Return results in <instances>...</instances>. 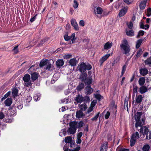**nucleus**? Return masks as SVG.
<instances>
[{
	"label": "nucleus",
	"mask_w": 151,
	"mask_h": 151,
	"mask_svg": "<svg viewBox=\"0 0 151 151\" xmlns=\"http://www.w3.org/2000/svg\"><path fill=\"white\" fill-rule=\"evenodd\" d=\"M144 31L143 30H140L138 32L137 37H139L140 36H142L144 35Z\"/></svg>",
	"instance_id": "obj_55"
},
{
	"label": "nucleus",
	"mask_w": 151,
	"mask_h": 151,
	"mask_svg": "<svg viewBox=\"0 0 151 151\" xmlns=\"http://www.w3.org/2000/svg\"><path fill=\"white\" fill-rule=\"evenodd\" d=\"M127 25L128 26V27L131 29L132 28V27H133V24L132 22H130L129 23H127Z\"/></svg>",
	"instance_id": "obj_61"
},
{
	"label": "nucleus",
	"mask_w": 151,
	"mask_h": 151,
	"mask_svg": "<svg viewBox=\"0 0 151 151\" xmlns=\"http://www.w3.org/2000/svg\"><path fill=\"white\" fill-rule=\"evenodd\" d=\"M83 116V113L81 111H79L77 112L76 116L78 118H81Z\"/></svg>",
	"instance_id": "obj_32"
},
{
	"label": "nucleus",
	"mask_w": 151,
	"mask_h": 151,
	"mask_svg": "<svg viewBox=\"0 0 151 151\" xmlns=\"http://www.w3.org/2000/svg\"><path fill=\"white\" fill-rule=\"evenodd\" d=\"M147 1H144L141 2L139 5V7L141 9H144L146 6Z\"/></svg>",
	"instance_id": "obj_20"
},
{
	"label": "nucleus",
	"mask_w": 151,
	"mask_h": 151,
	"mask_svg": "<svg viewBox=\"0 0 151 151\" xmlns=\"http://www.w3.org/2000/svg\"><path fill=\"white\" fill-rule=\"evenodd\" d=\"M72 138L71 137L68 136L65 138V142L66 143H68V146L69 144V146L70 147L72 148L74 146V143L72 142Z\"/></svg>",
	"instance_id": "obj_5"
},
{
	"label": "nucleus",
	"mask_w": 151,
	"mask_h": 151,
	"mask_svg": "<svg viewBox=\"0 0 151 151\" xmlns=\"http://www.w3.org/2000/svg\"><path fill=\"white\" fill-rule=\"evenodd\" d=\"M87 106L86 104H83L80 106V108L83 110H85L87 108Z\"/></svg>",
	"instance_id": "obj_48"
},
{
	"label": "nucleus",
	"mask_w": 151,
	"mask_h": 151,
	"mask_svg": "<svg viewBox=\"0 0 151 151\" xmlns=\"http://www.w3.org/2000/svg\"><path fill=\"white\" fill-rule=\"evenodd\" d=\"M77 63V61L75 57L70 59L69 62V65L72 66H76Z\"/></svg>",
	"instance_id": "obj_11"
},
{
	"label": "nucleus",
	"mask_w": 151,
	"mask_h": 151,
	"mask_svg": "<svg viewBox=\"0 0 151 151\" xmlns=\"http://www.w3.org/2000/svg\"><path fill=\"white\" fill-rule=\"evenodd\" d=\"M108 147V143L106 142L101 145L100 151H107Z\"/></svg>",
	"instance_id": "obj_10"
},
{
	"label": "nucleus",
	"mask_w": 151,
	"mask_h": 151,
	"mask_svg": "<svg viewBox=\"0 0 151 151\" xmlns=\"http://www.w3.org/2000/svg\"><path fill=\"white\" fill-rule=\"evenodd\" d=\"M142 123L140 121V120L136 121V123L135 124V127L137 129L138 127H140V128L142 127Z\"/></svg>",
	"instance_id": "obj_39"
},
{
	"label": "nucleus",
	"mask_w": 151,
	"mask_h": 151,
	"mask_svg": "<svg viewBox=\"0 0 151 151\" xmlns=\"http://www.w3.org/2000/svg\"><path fill=\"white\" fill-rule=\"evenodd\" d=\"M48 61L47 60H42L40 64V67H42L45 65L47 64V62Z\"/></svg>",
	"instance_id": "obj_40"
},
{
	"label": "nucleus",
	"mask_w": 151,
	"mask_h": 151,
	"mask_svg": "<svg viewBox=\"0 0 151 151\" xmlns=\"http://www.w3.org/2000/svg\"><path fill=\"white\" fill-rule=\"evenodd\" d=\"M65 129H62L59 133V135L60 136L62 137L63 136H65L66 134Z\"/></svg>",
	"instance_id": "obj_45"
},
{
	"label": "nucleus",
	"mask_w": 151,
	"mask_h": 151,
	"mask_svg": "<svg viewBox=\"0 0 151 151\" xmlns=\"http://www.w3.org/2000/svg\"><path fill=\"white\" fill-rule=\"evenodd\" d=\"M120 46L122 50L124 51V53L125 54H128L130 51V46L128 44L127 40H124L122 41Z\"/></svg>",
	"instance_id": "obj_1"
},
{
	"label": "nucleus",
	"mask_w": 151,
	"mask_h": 151,
	"mask_svg": "<svg viewBox=\"0 0 151 151\" xmlns=\"http://www.w3.org/2000/svg\"><path fill=\"white\" fill-rule=\"evenodd\" d=\"M127 8L124 7L122 9L119 14V15L120 17L124 16L127 12Z\"/></svg>",
	"instance_id": "obj_13"
},
{
	"label": "nucleus",
	"mask_w": 151,
	"mask_h": 151,
	"mask_svg": "<svg viewBox=\"0 0 151 151\" xmlns=\"http://www.w3.org/2000/svg\"><path fill=\"white\" fill-rule=\"evenodd\" d=\"M30 76L28 74H26L24 75L23 78V80L24 82L30 81Z\"/></svg>",
	"instance_id": "obj_27"
},
{
	"label": "nucleus",
	"mask_w": 151,
	"mask_h": 151,
	"mask_svg": "<svg viewBox=\"0 0 151 151\" xmlns=\"http://www.w3.org/2000/svg\"><path fill=\"white\" fill-rule=\"evenodd\" d=\"M32 85V83L30 80L24 82V86L25 87H31Z\"/></svg>",
	"instance_id": "obj_38"
},
{
	"label": "nucleus",
	"mask_w": 151,
	"mask_h": 151,
	"mask_svg": "<svg viewBox=\"0 0 151 151\" xmlns=\"http://www.w3.org/2000/svg\"><path fill=\"white\" fill-rule=\"evenodd\" d=\"M112 45V43L109 42H107L104 45V49L108 50L109 49Z\"/></svg>",
	"instance_id": "obj_19"
},
{
	"label": "nucleus",
	"mask_w": 151,
	"mask_h": 151,
	"mask_svg": "<svg viewBox=\"0 0 151 151\" xmlns=\"http://www.w3.org/2000/svg\"><path fill=\"white\" fill-rule=\"evenodd\" d=\"M87 74L82 73L81 75L80 78L82 81H85L87 78Z\"/></svg>",
	"instance_id": "obj_29"
},
{
	"label": "nucleus",
	"mask_w": 151,
	"mask_h": 151,
	"mask_svg": "<svg viewBox=\"0 0 151 151\" xmlns=\"http://www.w3.org/2000/svg\"><path fill=\"white\" fill-rule=\"evenodd\" d=\"M35 68H34V66L32 65L31 67L28 70V73L29 74L31 73L33 71H34Z\"/></svg>",
	"instance_id": "obj_49"
},
{
	"label": "nucleus",
	"mask_w": 151,
	"mask_h": 151,
	"mask_svg": "<svg viewBox=\"0 0 151 151\" xmlns=\"http://www.w3.org/2000/svg\"><path fill=\"white\" fill-rule=\"evenodd\" d=\"M142 114V113L141 112H137L135 115V119L136 121L139 120L140 119V117Z\"/></svg>",
	"instance_id": "obj_25"
},
{
	"label": "nucleus",
	"mask_w": 151,
	"mask_h": 151,
	"mask_svg": "<svg viewBox=\"0 0 151 151\" xmlns=\"http://www.w3.org/2000/svg\"><path fill=\"white\" fill-rule=\"evenodd\" d=\"M71 22L72 26L73 27L75 30L76 31L78 30V26L76 20L74 19H72L71 20Z\"/></svg>",
	"instance_id": "obj_9"
},
{
	"label": "nucleus",
	"mask_w": 151,
	"mask_h": 151,
	"mask_svg": "<svg viewBox=\"0 0 151 151\" xmlns=\"http://www.w3.org/2000/svg\"><path fill=\"white\" fill-rule=\"evenodd\" d=\"M150 146L148 145H145L142 148L143 151H149Z\"/></svg>",
	"instance_id": "obj_42"
},
{
	"label": "nucleus",
	"mask_w": 151,
	"mask_h": 151,
	"mask_svg": "<svg viewBox=\"0 0 151 151\" xmlns=\"http://www.w3.org/2000/svg\"><path fill=\"white\" fill-rule=\"evenodd\" d=\"M40 93H36L34 96V99L36 101H38L40 99Z\"/></svg>",
	"instance_id": "obj_33"
},
{
	"label": "nucleus",
	"mask_w": 151,
	"mask_h": 151,
	"mask_svg": "<svg viewBox=\"0 0 151 151\" xmlns=\"http://www.w3.org/2000/svg\"><path fill=\"white\" fill-rule=\"evenodd\" d=\"M137 87L134 86L133 89V97H134L135 94L137 95Z\"/></svg>",
	"instance_id": "obj_34"
},
{
	"label": "nucleus",
	"mask_w": 151,
	"mask_h": 151,
	"mask_svg": "<svg viewBox=\"0 0 151 151\" xmlns=\"http://www.w3.org/2000/svg\"><path fill=\"white\" fill-rule=\"evenodd\" d=\"M18 92V90L16 88H14L12 89V94L13 96H17Z\"/></svg>",
	"instance_id": "obj_31"
},
{
	"label": "nucleus",
	"mask_w": 151,
	"mask_h": 151,
	"mask_svg": "<svg viewBox=\"0 0 151 151\" xmlns=\"http://www.w3.org/2000/svg\"><path fill=\"white\" fill-rule=\"evenodd\" d=\"M10 115L11 116H14L16 115V109L15 108H13L9 110Z\"/></svg>",
	"instance_id": "obj_24"
},
{
	"label": "nucleus",
	"mask_w": 151,
	"mask_h": 151,
	"mask_svg": "<svg viewBox=\"0 0 151 151\" xmlns=\"http://www.w3.org/2000/svg\"><path fill=\"white\" fill-rule=\"evenodd\" d=\"M110 115V112L108 111L107 112L106 114H105V118L106 119H108L109 117V116Z\"/></svg>",
	"instance_id": "obj_63"
},
{
	"label": "nucleus",
	"mask_w": 151,
	"mask_h": 151,
	"mask_svg": "<svg viewBox=\"0 0 151 151\" xmlns=\"http://www.w3.org/2000/svg\"><path fill=\"white\" fill-rule=\"evenodd\" d=\"M96 104V100H93L91 102L90 106L93 108L95 106Z\"/></svg>",
	"instance_id": "obj_60"
},
{
	"label": "nucleus",
	"mask_w": 151,
	"mask_h": 151,
	"mask_svg": "<svg viewBox=\"0 0 151 151\" xmlns=\"http://www.w3.org/2000/svg\"><path fill=\"white\" fill-rule=\"evenodd\" d=\"M79 4L78 2L76 0L73 1V6L74 9L77 8Z\"/></svg>",
	"instance_id": "obj_46"
},
{
	"label": "nucleus",
	"mask_w": 151,
	"mask_h": 151,
	"mask_svg": "<svg viewBox=\"0 0 151 151\" xmlns=\"http://www.w3.org/2000/svg\"><path fill=\"white\" fill-rule=\"evenodd\" d=\"M52 65L49 63H47L46 67V69L47 70H50L51 68L52 67Z\"/></svg>",
	"instance_id": "obj_56"
},
{
	"label": "nucleus",
	"mask_w": 151,
	"mask_h": 151,
	"mask_svg": "<svg viewBox=\"0 0 151 151\" xmlns=\"http://www.w3.org/2000/svg\"><path fill=\"white\" fill-rule=\"evenodd\" d=\"M84 87V83H79V85L78 86L77 88V89L78 90L80 91L83 89Z\"/></svg>",
	"instance_id": "obj_36"
},
{
	"label": "nucleus",
	"mask_w": 151,
	"mask_h": 151,
	"mask_svg": "<svg viewBox=\"0 0 151 151\" xmlns=\"http://www.w3.org/2000/svg\"><path fill=\"white\" fill-rule=\"evenodd\" d=\"M124 2H125L127 4H130L132 3L134 1L133 0H123Z\"/></svg>",
	"instance_id": "obj_53"
},
{
	"label": "nucleus",
	"mask_w": 151,
	"mask_h": 151,
	"mask_svg": "<svg viewBox=\"0 0 151 151\" xmlns=\"http://www.w3.org/2000/svg\"><path fill=\"white\" fill-rule=\"evenodd\" d=\"M70 100L69 99H65L62 100V103H68L70 102Z\"/></svg>",
	"instance_id": "obj_59"
},
{
	"label": "nucleus",
	"mask_w": 151,
	"mask_h": 151,
	"mask_svg": "<svg viewBox=\"0 0 151 151\" xmlns=\"http://www.w3.org/2000/svg\"><path fill=\"white\" fill-rule=\"evenodd\" d=\"M77 124L74 122H72L70 123V127L68 130V132L70 134H74L76 130V126Z\"/></svg>",
	"instance_id": "obj_3"
},
{
	"label": "nucleus",
	"mask_w": 151,
	"mask_h": 151,
	"mask_svg": "<svg viewBox=\"0 0 151 151\" xmlns=\"http://www.w3.org/2000/svg\"><path fill=\"white\" fill-rule=\"evenodd\" d=\"M65 40L66 41H68L70 40V36H68V35H65L64 36Z\"/></svg>",
	"instance_id": "obj_62"
},
{
	"label": "nucleus",
	"mask_w": 151,
	"mask_h": 151,
	"mask_svg": "<svg viewBox=\"0 0 151 151\" xmlns=\"http://www.w3.org/2000/svg\"><path fill=\"white\" fill-rule=\"evenodd\" d=\"M93 91L90 86H87L86 88V93L87 94H90Z\"/></svg>",
	"instance_id": "obj_14"
},
{
	"label": "nucleus",
	"mask_w": 151,
	"mask_h": 151,
	"mask_svg": "<svg viewBox=\"0 0 151 151\" xmlns=\"http://www.w3.org/2000/svg\"><path fill=\"white\" fill-rule=\"evenodd\" d=\"M103 12L102 9L100 7H96L94 9L93 13L97 16L101 14Z\"/></svg>",
	"instance_id": "obj_7"
},
{
	"label": "nucleus",
	"mask_w": 151,
	"mask_h": 151,
	"mask_svg": "<svg viewBox=\"0 0 151 151\" xmlns=\"http://www.w3.org/2000/svg\"><path fill=\"white\" fill-rule=\"evenodd\" d=\"M25 99L27 102H29L32 99V97L29 94H28L25 95Z\"/></svg>",
	"instance_id": "obj_28"
},
{
	"label": "nucleus",
	"mask_w": 151,
	"mask_h": 151,
	"mask_svg": "<svg viewBox=\"0 0 151 151\" xmlns=\"http://www.w3.org/2000/svg\"><path fill=\"white\" fill-rule=\"evenodd\" d=\"M72 57V55L71 54H67L65 55L63 57L64 59H66L70 58Z\"/></svg>",
	"instance_id": "obj_58"
},
{
	"label": "nucleus",
	"mask_w": 151,
	"mask_h": 151,
	"mask_svg": "<svg viewBox=\"0 0 151 151\" xmlns=\"http://www.w3.org/2000/svg\"><path fill=\"white\" fill-rule=\"evenodd\" d=\"M142 41V39H139L137 41L136 45V47L137 48H138L139 47Z\"/></svg>",
	"instance_id": "obj_44"
},
{
	"label": "nucleus",
	"mask_w": 151,
	"mask_h": 151,
	"mask_svg": "<svg viewBox=\"0 0 151 151\" xmlns=\"http://www.w3.org/2000/svg\"><path fill=\"white\" fill-rule=\"evenodd\" d=\"M126 33L127 35L129 36H133L134 35V33L132 29H126Z\"/></svg>",
	"instance_id": "obj_23"
},
{
	"label": "nucleus",
	"mask_w": 151,
	"mask_h": 151,
	"mask_svg": "<svg viewBox=\"0 0 151 151\" xmlns=\"http://www.w3.org/2000/svg\"><path fill=\"white\" fill-rule=\"evenodd\" d=\"M92 79L91 77H89L88 78H87L85 81V84H87L88 86H90L92 82Z\"/></svg>",
	"instance_id": "obj_26"
},
{
	"label": "nucleus",
	"mask_w": 151,
	"mask_h": 151,
	"mask_svg": "<svg viewBox=\"0 0 151 151\" xmlns=\"http://www.w3.org/2000/svg\"><path fill=\"white\" fill-rule=\"evenodd\" d=\"M76 34L75 33L72 34V35L70 36V40H71L72 42V43H74L75 42V40L76 39L75 37Z\"/></svg>",
	"instance_id": "obj_37"
},
{
	"label": "nucleus",
	"mask_w": 151,
	"mask_h": 151,
	"mask_svg": "<svg viewBox=\"0 0 151 151\" xmlns=\"http://www.w3.org/2000/svg\"><path fill=\"white\" fill-rule=\"evenodd\" d=\"M148 132V128L146 127H141L140 128V132L144 135L147 134Z\"/></svg>",
	"instance_id": "obj_12"
},
{
	"label": "nucleus",
	"mask_w": 151,
	"mask_h": 151,
	"mask_svg": "<svg viewBox=\"0 0 151 151\" xmlns=\"http://www.w3.org/2000/svg\"><path fill=\"white\" fill-rule=\"evenodd\" d=\"M80 25L82 27H83L85 25V22L83 20H81L79 22Z\"/></svg>",
	"instance_id": "obj_64"
},
{
	"label": "nucleus",
	"mask_w": 151,
	"mask_h": 151,
	"mask_svg": "<svg viewBox=\"0 0 151 151\" xmlns=\"http://www.w3.org/2000/svg\"><path fill=\"white\" fill-rule=\"evenodd\" d=\"M142 52V50L141 49H140L138 50L137 52L136 55V58H138L141 55Z\"/></svg>",
	"instance_id": "obj_43"
},
{
	"label": "nucleus",
	"mask_w": 151,
	"mask_h": 151,
	"mask_svg": "<svg viewBox=\"0 0 151 151\" xmlns=\"http://www.w3.org/2000/svg\"><path fill=\"white\" fill-rule=\"evenodd\" d=\"M60 73L58 72L56 73L53 76L51 82V83H53L57 81L60 77Z\"/></svg>",
	"instance_id": "obj_8"
},
{
	"label": "nucleus",
	"mask_w": 151,
	"mask_h": 151,
	"mask_svg": "<svg viewBox=\"0 0 151 151\" xmlns=\"http://www.w3.org/2000/svg\"><path fill=\"white\" fill-rule=\"evenodd\" d=\"M31 78L33 81H35L36 80L39 76L38 73L34 72L33 73H31Z\"/></svg>",
	"instance_id": "obj_16"
},
{
	"label": "nucleus",
	"mask_w": 151,
	"mask_h": 151,
	"mask_svg": "<svg viewBox=\"0 0 151 151\" xmlns=\"http://www.w3.org/2000/svg\"><path fill=\"white\" fill-rule=\"evenodd\" d=\"M142 95H139L136 96V103L137 104H140L142 100Z\"/></svg>",
	"instance_id": "obj_15"
},
{
	"label": "nucleus",
	"mask_w": 151,
	"mask_h": 151,
	"mask_svg": "<svg viewBox=\"0 0 151 151\" xmlns=\"http://www.w3.org/2000/svg\"><path fill=\"white\" fill-rule=\"evenodd\" d=\"M100 113L98 112L95 116L93 118H92L91 119V120L92 121H96L97 119L98 118L99 115Z\"/></svg>",
	"instance_id": "obj_52"
},
{
	"label": "nucleus",
	"mask_w": 151,
	"mask_h": 151,
	"mask_svg": "<svg viewBox=\"0 0 151 151\" xmlns=\"http://www.w3.org/2000/svg\"><path fill=\"white\" fill-rule=\"evenodd\" d=\"M91 68L92 67L90 65H86L84 63L79 64L78 66V70L82 73L84 72L86 70H90Z\"/></svg>",
	"instance_id": "obj_2"
},
{
	"label": "nucleus",
	"mask_w": 151,
	"mask_h": 151,
	"mask_svg": "<svg viewBox=\"0 0 151 151\" xmlns=\"http://www.w3.org/2000/svg\"><path fill=\"white\" fill-rule=\"evenodd\" d=\"M147 15L148 17H150L151 15V8H149L147 11Z\"/></svg>",
	"instance_id": "obj_57"
},
{
	"label": "nucleus",
	"mask_w": 151,
	"mask_h": 151,
	"mask_svg": "<svg viewBox=\"0 0 151 151\" xmlns=\"http://www.w3.org/2000/svg\"><path fill=\"white\" fill-rule=\"evenodd\" d=\"M148 70L146 68H141L140 70V72L141 75L145 76L148 73Z\"/></svg>",
	"instance_id": "obj_18"
},
{
	"label": "nucleus",
	"mask_w": 151,
	"mask_h": 151,
	"mask_svg": "<svg viewBox=\"0 0 151 151\" xmlns=\"http://www.w3.org/2000/svg\"><path fill=\"white\" fill-rule=\"evenodd\" d=\"M112 53H111L110 54H106L104 56H103L100 60L99 61V63H100V65H102V64L104 63V61H106L107 59L111 55H112Z\"/></svg>",
	"instance_id": "obj_6"
},
{
	"label": "nucleus",
	"mask_w": 151,
	"mask_h": 151,
	"mask_svg": "<svg viewBox=\"0 0 151 151\" xmlns=\"http://www.w3.org/2000/svg\"><path fill=\"white\" fill-rule=\"evenodd\" d=\"M11 92L10 91H9L6 94H5L4 96L1 99V101L2 102L7 97H8L9 96Z\"/></svg>",
	"instance_id": "obj_41"
},
{
	"label": "nucleus",
	"mask_w": 151,
	"mask_h": 151,
	"mask_svg": "<svg viewBox=\"0 0 151 151\" xmlns=\"http://www.w3.org/2000/svg\"><path fill=\"white\" fill-rule=\"evenodd\" d=\"M146 139H151V131H150L147 134Z\"/></svg>",
	"instance_id": "obj_54"
},
{
	"label": "nucleus",
	"mask_w": 151,
	"mask_h": 151,
	"mask_svg": "<svg viewBox=\"0 0 151 151\" xmlns=\"http://www.w3.org/2000/svg\"><path fill=\"white\" fill-rule=\"evenodd\" d=\"M12 102V100L11 98H8L4 101V103L5 106H9L11 104Z\"/></svg>",
	"instance_id": "obj_17"
},
{
	"label": "nucleus",
	"mask_w": 151,
	"mask_h": 151,
	"mask_svg": "<svg viewBox=\"0 0 151 151\" xmlns=\"http://www.w3.org/2000/svg\"><path fill=\"white\" fill-rule=\"evenodd\" d=\"M145 82V79L144 78H141L139 80V83L140 86H142Z\"/></svg>",
	"instance_id": "obj_35"
},
{
	"label": "nucleus",
	"mask_w": 151,
	"mask_h": 151,
	"mask_svg": "<svg viewBox=\"0 0 151 151\" xmlns=\"http://www.w3.org/2000/svg\"><path fill=\"white\" fill-rule=\"evenodd\" d=\"M84 124V123L82 121L79 122L77 124V126L78 128H80L83 126Z\"/></svg>",
	"instance_id": "obj_51"
},
{
	"label": "nucleus",
	"mask_w": 151,
	"mask_h": 151,
	"mask_svg": "<svg viewBox=\"0 0 151 151\" xmlns=\"http://www.w3.org/2000/svg\"><path fill=\"white\" fill-rule=\"evenodd\" d=\"M147 91V88L145 86H143L141 87L140 88V92L142 94L145 93Z\"/></svg>",
	"instance_id": "obj_30"
},
{
	"label": "nucleus",
	"mask_w": 151,
	"mask_h": 151,
	"mask_svg": "<svg viewBox=\"0 0 151 151\" xmlns=\"http://www.w3.org/2000/svg\"><path fill=\"white\" fill-rule=\"evenodd\" d=\"M83 100V98L81 95H78L75 99V100L78 103H81Z\"/></svg>",
	"instance_id": "obj_21"
},
{
	"label": "nucleus",
	"mask_w": 151,
	"mask_h": 151,
	"mask_svg": "<svg viewBox=\"0 0 151 151\" xmlns=\"http://www.w3.org/2000/svg\"><path fill=\"white\" fill-rule=\"evenodd\" d=\"M127 65H124L122 68V71L121 72V76H123L124 73L125 72L127 67Z\"/></svg>",
	"instance_id": "obj_47"
},
{
	"label": "nucleus",
	"mask_w": 151,
	"mask_h": 151,
	"mask_svg": "<svg viewBox=\"0 0 151 151\" xmlns=\"http://www.w3.org/2000/svg\"><path fill=\"white\" fill-rule=\"evenodd\" d=\"M68 145L66 144L63 147V150L64 151H73V150H71L68 148Z\"/></svg>",
	"instance_id": "obj_50"
},
{
	"label": "nucleus",
	"mask_w": 151,
	"mask_h": 151,
	"mask_svg": "<svg viewBox=\"0 0 151 151\" xmlns=\"http://www.w3.org/2000/svg\"><path fill=\"white\" fill-rule=\"evenodd\" d=\"M64 62L63 60L60 59L57 60L56 64L58 67H60L63 65Z\"/></svg>",
	"instance_id": "obj_22"
},
{
	"label": "nucleus",
	"mask_w": 151,
	"mask_h": 151,
	"mask_svg": "<svg viewBox=\"0 0 151 151\" xmlns=\"http://www.w3.org/2000/svg\"><path fill=\"white\" fill-rule=\"evenodd\" d=\"M139 138V136L138 132H136L135 134L132 135L130 141V145L131 146H133L135 143L137 139Z\"/></svg>",
	"instance_id": "obj_4"
}]
</instances>
